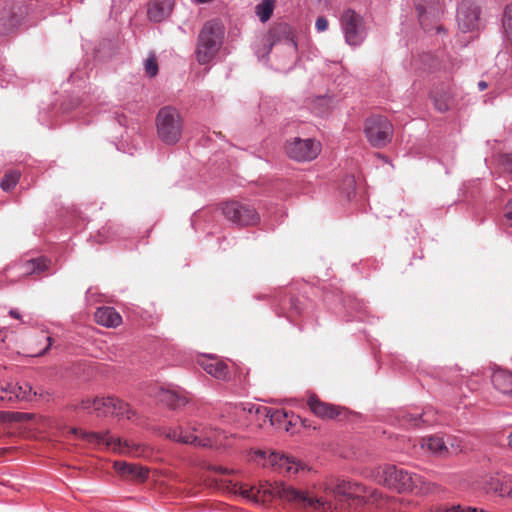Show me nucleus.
I'll use <instances>...</instances> for the list:
<instances>
[{"label":"nucleus","instance_id":"nucleus-39","mask_svg":"<svg viewBox=\"0 0 512 512\" xmlns=\"http://www.w3.org/2000/svg\"><path fill=\"white\" fill-rule=\"evenodd\" d=\"M446 443L449 447V455L457 454L462 451L463 446L460 440L456 438H449Z\"/></svg>","mask_w":512,"mask_h":512},{"label":"nucleus","instance_id":"nucleus-19","mask_svg":"<svg viewBox=\"0 0 512 512\" xmlns=\"http://www.w3.org/2000/svg\"><path fill=\"white\" fill-rule=\"evenodd\" d=\"M310 410L323 419H335L341 414V408L334 404L322 402L317 396L312 395L307 402Z\"/></svg>","mask_w":512,"mask_h":512},{"label":"nucleus","instance_id":"nucleus-4","mask_svg":"<svg viewBox=\"0 0 512 512\" xmlns=\"http://www.w3.org/2000/svg\"><path fill=\"white\" fill-rule=\"evenodd\" d=\"M371 476L378 484L398 493L412 492L421 481L420 476L391 464L377 467Z\"/></svg>","mask_w":512,"mask_h":512},{"label":"nucleus","instance_id":"nucleus-41","mask_svg":"<svg viewBox=\"0 0 512 512\" xmlns=\"http://www.w3.org/2000/svg\"><path fill=\"white\" fill-rule=\"evenodd\" d=\"M315 26L319 32H323L328 28V20L325 17L320 16L317 18Z\"/></svg>","mask_w":512,"mask_h":512},{"label":"nucleus","instance_id":"nucleus-10","mask_svg":"<svg viewBox=\"0 0 512 512\" xmlns=\"http://www.w3.org/2000/svg\"><path fill=\"white\" fill-rule=\"evenodd\" d=\"M286 155L297 162H309L321 152V143L312 138L294 137L285 143Z\"/></svg>","mask_w":512,"mask_h":512},{"label":"nucleus","instance_id":"nucleus-24","mask_svg":"<svg viewBox=\"0 0 512 512\" xmlns=\"http://www.w3.org/2000/svg\"><path fill=\"white\" fill-rule=\"evenodd\" d=\"M95 321L108 328L118 327L122 323L121 315L113 307H100L94 314Z\"/></svg>","mask_w":512,"mask_h":512},{"label":"nucleus","instance_id":"nucleus-43","mask_svg":"<svg viewBox=\"0 0 512 512\" xmlns=\"http://www.w3.org/2000/svg\"><path fill=\"white\" fill-rule=\"evenodd\" d=\"M290 306L296 313L302 311V303L298 298H290Z\"/></svg>","mask_w":512,"mask_h":512},{"label":"nucleus","instance_id":"nucleus-13","mask_svg":"<svg viewBox=\"0 0 512 512\" xmlns=\"http://www.w3.org/2000/svg\"><path fill=\"white\" fill-rule=\"evenodd\" d=\"M222 213L227 220L239 226L252 224L255 216V211L252 206L238 201L223 203Z\"/></svg>","mask_w":512,"mask_h":512},{"label":"nucleus","instance_id":"nucleus-27","mask_svg":"<svg viewBox=\"0 0 512 512\" xmlns=\"http://www.w3.org/2000/svg\"><path fill=\"white\" fill-rule=\"evenodd\" d=\"M49 261L45 258L31 259L22 265L23 275L40 274L48 268Z\"/></svg>","mask_w":512,"mask_h":512},{"label":"nucleus","instance_id":"nucleus-34","mask_svg":"<svg viewBox=\"0 0 512 512\" xmlns=\"http://www.w3.org/2000/svg\"><path fill=\"white\" fill-rule=\"evenodd\" d=\"M233 490L235 494H239L244 499H247L252 503L256 502V495L253 493V487L246 484H235Z\"/></svg>","mask_w":512,"mask_h":512},{"label":"nucleus","instance_id":"nucleus-1","mask_svg":"<svg viewBox=\"0 0 512 512\" xmlns=\"http://www.w3.org/2000/svg\"><path fill=\"white\" fill-rule=\"evenodd\" d=\"M275 497H279L283 501L289 502L299 508L311 507L322 512H338L337 506L323 498H313L301 490H297L292 486L283 483L262 484L258 481V501L267 502Z\"/></svg>","mask_w":512,"mask_h":512},{"label":"nucleus","instance_id":"nucleus-36","mask_svg":"<svg viewBox=\"0 0 512 512\" xmlns=\"http://www.w3.org/2000/svg\"><path fill=\"white\" fill-rule=\"evenodd\" d=\"M11 386L12 383L0 382V402L10 403L15 400V393L12 391L13 389L11 388Z\"/></svg>","mask_w":512,"mask_h":512},{"label":"nucleus","instance_id":"nucleus-47","mask_svg":"<svg viewBox=\"0 0 512 512\" xmlns=\"http://www.w3.org/2000/svg\"><path fill=\"white\" fill-rule=\"evenodd\" d=\"M508 446L512 449V430H511V433L508 436Z\"/></svg>","mask_w":512,"mask_h":512},{"label":"nucleus","instance_id":"nucleus-32","mask_svg":"<svg viewBox=\"0 0 512 512\" xmlns=\"http://www.w3.org/2000/svg\"><path fill=\"white\" fill-rule=\"evenodd\" d=\"M34 342H39L40 344L45 343V346L42 350L34 349L33 356H42L47 353V351L50 349L53 339L46 335L44 331H41L37 338L35 340L31 341V345L34 344Z\"/></svg>","mask_w":512,"mask_h":512},{"label":"nucleus","instance_id":"nucleus-7","mask_svg":"<svg viewBox=\"0 0 512 512\" xmlns=\"http://www.w3.org/2000/svg\"><path fill=\"white\" fill-rule=\"evenodd\" d=\"M71 432L80 439L94 444H105L109 449L121 454L132 456L139 455V446L128 440H122L119 437L113 436L109 431L104 433L86 432L82 429L73 428Z\"/></svg>","mask_w":512,"mask_h":512},{"label":"nucleus","instance_id":"nucleus-16","mask_svg":"<svg viewBox=\"0 0 512 512\" xmlns=\"http://www.w3.org/2000/svg\"><path fill=\"white\" fill-rule=\"evenodd\" d=\"M269 48L271 49L276 43H282L290 51L297 50V44L294 40V35L291 27L286 23H278L274 25L267 37Z\"/></svg>","mask_w":512,"mask_h":512},{"label":"nucleus","instance_id":"nucleus-45","mask_svg":"<svg viewBox=\"0 0 512 512\" xmlns=\"http://www.w3.org/2000/svg\"><path fill=\"white\" fill-rule=\"evenodd\" d=\"M9 314L11 317H13L15 319H21L20 313L15 309L10 310Z\"/></svg>","mask_w":512,"mask_h":512},{"label":"nucleus","instance_id":"nucleus-22","mask_svg":"<svg viewBox=\"0 0 512 512\" xmlns=\"http://www.w3.org/2000/svg\"><path fill=\"white\" fill-rule=\"evenodd\" d=\"M173 0H151L148 4L147 16L150 21L161 22L172 12Z\"/></svg>","mask_w":512,"mask_h":512},{"label":"nucleus","instance_id":"nucleus-49","mask_svg":"<svg viewBox=\"0 0 512 512\" xmlns=\"http://www.w3.org/2000/svg\"><path fill=\"white\" fill-rule=\"evenodd\" d=\"M197 3H208V2H211L212 0H195Z\"/></svg>","mask_w":512,"mask_h":512},{"label":"nucleus","instance_id":"nucleus-11","mask_svg":"<svg viewBox=\"0 0 512 512\" xmlns=\"http://www.w3.org/2000/svg\"><path fill=\"white\" fill-rule=\"evenodd\" d=\"M340 21L347 44L359 46L366 35L362 16L352 9H347L343 12Z\"/></svg>","mask_w":512,"mask_h":512},{"label":"nucleus","instance_id":"nucleus-8","mask_svg":"<svg viewBox=\"0 0 512 512\" xmlns=\"http://www.w3.org/2000/svg\"><path fill=\"white\" fill-rule=\"evenodd\" d=\"M364 133L373 147L382 148L391 141L393 126L386 117L373 115L366 119Z\"/></svg>","mask_w":512,"mask_h":512},{"label":"nucleus","instance_id":"nucleus-17","mask_svg":"<svg viewBox=\"0 0 512 512\" xmlns=\"http://www.w3.org/2000/svg\"><path fill=\"white\" fill-rule=\"evenodd\" d=\"M113 467L124 480L143 483L149 477V469L138 464L116 461L114 462Z\"/></svg>","mask_w":512,"mask_h":512},{"label":"nucleus","instance_id":"nucleus-12","mask_svg":"<svg viewBox=\"0 0 512 512\" xmlns=\"http://www.w3.org/2000/svg\"><path fill=\"white\" fill-rule=\"evenodd\" d=\"M337 497L361 498L373 503L378 502L382 498V494L377 490H369L361 483L351 481H341L334 489Z\"/></svg>","mask_w":512,"mask_h":512},{"label":"nucleus","instance_id":"nucleus-28","mask_svg":"<svg viewBox=\"0 0 512 512\" xmlns=\"http://www.w3.org/2000/svg\"><path fill=\"white\" fill-rule=\"evenodd\" d=\"M490 489L500 496L508 495L512 490L511 481L506 476H497L491 479Z\"/></svg>","mask_w":512,"mask_h":512},{"label":"nucleus","instance_id":"nucleus-21","mask_svg":"<svg viewBox=\"0 0 512 512\" xmlns=\"http://www.w3.org/2000/svg\"><path fill=\"white\" fill-rule=\"evenodd\" d=\"M156 397L160 403L166 405L170 409L183 407L189 401L186 393L169 388H160Z\"/></svg>","mask_w":512,"mask_h":512},{"label":"nucleus","instance_id":"nucleus-23","mask_svg":"<svg viewBox=\"0 0 512 512\" xmlns=\"http://www.w3.org/2000/svg\"><path fill=\"white\" fill-rule=\"evenodd\" d=\"M258 415H264L272 426L277 428H284L289 431V426L292 424L291 420H288V414L281 410H273L266 406H258Z\"/></svg>","mask_w":512,"mask_h":512},{"label":"nucleus","instance_id":"nucleus-42","mask_svg":"<svg viewBox=\"0 0 512 512\" xmlns=\"http://www.w3.org/2000/svg\"><path fill=\"white\" fill-rule=\"evenodd\" d=\"M468 507H462L461 505H454L452 507L439 508L437 512H467Z\"/></svg>","mask_w":512,"mask_h":512},{"label":"nucleus","instance_id":"nucleus-15","mask_svg":"<svg viewBox=\"0 0 512 512\" xmlns=\"http://www.w3.org/2000/svg\"><path fill=\"white\" fill-rule=\"evenodd\" d=\"M26 14V7L21 2L7 3L0 11V31L8 33L17 27L23 16Z\"/></svg>","mask_w":512,"mask_h":512},{"label":"nucleus","instance_id":"nucleus-44","mask_svg":"<svg viewBox=\"0 0 512 512\" xmlns=\"http://www.w3.org/2000/svg\"><path fill=\"white\" fill-rule=\"evenodd\" d=\"M212 469L217 472V473H221V474H225V473H228V469L227 468H224L222 466H213Z\"/></svg>","mask_w":512,"mask_h":512},{"label":"nucleus","instance_id":"nucleus-38","mask_svg":"<svg viewBox=\"0 0 512 512\" xmlns=\"http://www.w3.org/2000/svg\"><path fill=\"white\" fill-rule=\"evenodd\" d=\"M501 225L512 228V199L507 202L503 209Z\"/></svg>","mask_w":512,"mask_h":512},{"label":"nucleus","instance_id":"nucleus-9","mask_svg":"<svg viewBox=\"0 0 512 512\" xmlns=\"http://www.w3.org/2000/svg\"><path fill=\"white\" fill-rule=\"evenodd\" d=\"M80 407L81 409L87 410L88 412H95L97 416L126 415L127 418H130V416L128 415V404L114 397H95L93 399L87 398L81 401Z\"/></svg>","mask_w":512,"mask_h":512},{"label":"nucleus","instance_id":"nucleus-3","mask_svg":"<svg viewBox=\"0 0 512 512\" xmlns=\"http://www.w3.org/2000/svg\"><path fill=\"white\" fill-rule=\"evenodd\" d=\"M225 29L218 19L207 21L199 32L196 45V60L200 65L208 64L222 46Z\"/></svg>","mask_w":512,"mask_h":512},{"label":"nucleus","instance_id":"nucleus-14","mask_svg":"<svg viewBox=\"0 0 512 512\" xmlns=\"http://www.w3.org/2000/svg\"><path fill=\"white\" fill-rule=\"evenodd\" d=\"M480 7L475 0H462L457 11L458 27L463 32L473 31L480 25Z\"/></svg>","mask_w":512,"mask_h":512},{"label":"nucleus","instance_id":"nucleus-30","mask_svg":"<svg viewBox=\"0 0 512 512\" xmlns=\"http://www.w3.org/2000/svg\"><path fill=\"white\" fill-rule=\"evenodd\" d=\"M20 179V172L16 170L8 171L4 174L1 182L0 187L4 191H11L18 183Z\"/></svg>","mask_w":512,"mask_h":512},{"label":"nucleus","instance_id":"nucleus-48","mask_svg":"<svg viewBox=\"0 0 512 512\" xmlns=\"http://www.w3.org/2000/svg\"><path fill=\"white\" fill-rule=\"evenodd\" d=\"M17 416H18V419L28 418L29 417L28 414H17Z\"/></svg>","mask_w":512,"mask_h":512},{"label":"nucleus","instance_id":"nucleus-37","mask_svg":"<svg viewBox=\"0 0 512 512\" xmlns=\"http://www.w3.org/2000/svg\"><path fill=\"white\" fill-rule=\"evenodd\" d=\"M145 72L150 77H154L158 73V64L154 54H150L145 61Z\"/></svg>","mask_w":512,"mask_h":512},{"label":"nucleus","instance_id":"nucleus-50","mask_svg":"<svg viewBox=\"0 0 512 512\" xmlns=\"http://www.w3.org/2000/svg\"><path fill=\"white\" fill-rule=\"evenodd\" d=\"M7 450L6 449H1L0 450V455L4 454Z\"/></svg>","mask_w":512,"mask_h":512},{"label":"nucleus","instance_id":"nucleus-6","mask_svg":"<svg viewBox=\"0 0 512 512\" xmlns=\"http://www.w3.org/2000/svg\"><path fill=\"white\" fill-rule=\"evenodd\" d=\"M258 465L289 476L308 470V466L305 463L292 456L276 451H262L259 449Z\"/></svg>","mask_w":512,"mask_h":512},{"label":"nucleus","instance_id":"nucleus-29","mask_svg":"<svg viewBox=\"0 0 512 512\" xmlns=\"http://www.w3.org/2000/svg\"><path fill=\"white\" fill-rule=\"evenodd\" d=\"M434 106L439 112H446L450 109L451 99L447 92L437 91L432 94Z\"/></svg>","mask_w":512,"mask_h":512},{"label":"nucleus","instance_id":"nucleus-25","mask_svg":"<svg viewBox=\"0 0 512 512\" xmlns=\"http://www.w3.org/2000/svg\"><path fill=\"white\" fill-rule=\"evenodd\" d=\"M492 384L496 390L512 398V373L510 371L496 370L492 375Z\"/></svg>","mask_w":512,"mask_h":512},{"label":"nucleus","instance_id":"nucleus-33","mask_svg":"<svg viewBox=\"0 0 512 512\" xmlns=\"http://www.w3.org/2000/svg\"><path fill=\"white\" fill-rule=\"evenodd\" d=\"M11 388L12 391L15 393V400H29L31 399L32 395V387L24 383L23 385L13 384Z\"/></svg>","mask_w":512,"mask_h":512},{"label":"nucleus","instance_id":"nucleus-31","mask_svg":"<svg viewBox=\"0 0 512 512\" xmlns=\"http://www.w3.org/2000/svg\"><path fill=\"white\" fill-rule=\"evenodd\" d=\"M276 0H263L258 4V17L262 22H267L274 11Z\"/></svg>","mask_w":512,"mask_h":512},{"label":"nucleus","instance_id":"nucleus-46","mask_svg":"<svg viewBox=\"0 0 512 512\" xmlns=\"http://www.w3.org/2000/svg\"><path fill=\"white\" fill-rule=\"evenodd\" d=\"M488 87V84L485 81H480L478 83V88L480 91H484Z\"/></svg>","mask_w":512,"mask_h":512},{"label":"nucleus","instance_id":"nucleus-26","mask_svg":"<svg viewBox=\"0 0 512 512\" xmlns=\"http://www.w3.org/2000/svg\"><path fill=\"white\" fill-rule=\"evenodd\" d=\"M403 421L410 426L418 427L421 423L433 425L438 423L431 409L425 410L422 414L406 413L403 415Z\"/></svg>","mask_w":512,"mask_h":512},{"label":"nucleus","instance_id":"nucleus-18","mask_svg":"<svg viewBox=\"0 0 512 512\" xmlns=\"http://www.w3.org/2000/svg\"><path fill=\"white\" fill-rule=\"evenodd\" d=\"M200 365L206 373L218 380L229 381L231 378V370L228 364L217 357L203 358Z\"/></svg>","mask_w":512,"mask_h":512},{"label":"nucleus","instance_id":"nucleus-20","mask_svg":"<svg viewBox=\"0 0 512 512\" xmlns=\"http://www.w3.org/2000/svg\"><path fill=\"white\" fill-rule=\"evenodd\" d=\"M420 448L424 453L437 457L449 456V447L446 441L437 435L423 437L420 440Z\"/></svg>","mask_w":512,"mask_h":512},{"label":"nucleus","instance_id":"nucleus-35","mask_svg":"<svg viewBox=\"0 0 512 512\" xmlns=\"http://www.w3.org/2000/svg\"><path fill=\"white\" fill-rule=\"evenodd\" d=\"M503 28L507 39L512 45V4L508 5L504 12Z\"/></svg>","mask_w":512,"mask_h":512},{"label":"nucleus","instance_id":"nucleus-40","mask_svg":"<svg viewBox=\"0 0 512 512\" xmlns=\"http://www.w3.org/2000/svg\"><path fill=\"white\" fill-rule=\"evenodd\" d=\"M500 163L503 169L509 173L512 172V154H504L501 156Z\"/></svg>","mask_w":512,"mask_h":512},{"label":"nucleus","instance_id":"nucleus-2","mask_svg":"<svg viewBox=\"0 0 512 512\" xmlns=\"http://www.w3.org/2000/svg\"><path fill=\"white\" fill-rule=\"evenodd\" d=\"M167 438L196 447L218 448L223 444V433L203 425H193L188 430L182 427L171 428L166 434Z\"/></svg>","mask_w":512,"mask_h":512},{"label":"nucleus","instance_id":"nucleus-5","mask_svg":"<svg viewBox=\"0 0 512 512\" xmlns=\"http://www.w3.org/2000/svg\"><path fill=\"white\" fill-rule=\"evenodd\" d=\"M156 129L159 139L167 145L176 144L183 130L180 112L172 106L162 107L156 115Z\"/></svg>","mask_w":512,"mask_h":512}]
</instances>
